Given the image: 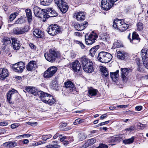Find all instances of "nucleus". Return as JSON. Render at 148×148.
Instances as JSON below:
<instances>
[{"label": "nucleus", "mask_w": 148, "mask_h": 148, "mask_svg": "<svg viewBox=\"0 0 148 148\" xmlns=\"http://www.w3.org/2000/svg\"><path fill=\"white\" fill-rule=\"evenodd\" d=\"M128 26V25L124 23L123 20L116 19L113 22V27L115 28H117L121 32L126 30Z\"/></svg>", "instance_id": "1"}, {"label": "nucleus", "mask_w": 148, "mask_h": 148, "mask_svg": "<svg viewBox=\"0 0 148 148\" xmlns=\"http://www.w3.org/2000/svg\"><path fill=\"white\" fill-rule=\"evenodd\" d=\"M112 58V55L109 53L101 51L99 53L97 59L100 62L107 63L110 61Z\"/></svg>", "instance_id": "2"}, {"label": "nucleus", "mask_w": 148, "mask_h": 148, "mask_svg": "<svg viewBox=\"0 0 148 148\" xmlns=\"http://www.w3.org/2000/svg\"><path fill=\"white\" fill-rule=\"evenodd\" d=\"M98 37V35L93 32L89 35L88 34H86L85 35V42L86 44L88 45H91L95 42Z\"/></svg>", "instance_id": "3"}, {"label": "nucleus", "mask_w": 148, "mask_h": 148, "mask_svg": "<svg viewBox=\"0 0 148 148\" xmlns=\"http://www.w3.org/2000/svg\"><path fill=\"white\" fill-rule=\"evenodd\" d=\"M118 0H102L101 7L103 10L107 11L113 6L114 3Z\"/></svg>", "instance_id": "4"}, {"label": "nucleus", "mask_w": 148, "mask_h": 148, "mask_svg": "<svg viewBox=\"0 0 148 148\" xmlns=\"http://www.w3.org/2000/svg\"><path fill=\"white\" fill-rule=\"evenodd\" d=\"M18 94V91L15 89H13L9 91L7 95L8 102L10 104L14 103L13 100L15 99Z\"/></svg>", "instance_id": "5"}, {"label": "nucleus", "mask_w": 148, "mask_h": 148, "mask_svg": "<svg viewBox=\"0 0 148 148\" xmlns=\"http://www.w3.org/2000/svg\"><path fill=\"white\" fill-rule=\"evenodd\" d=\"M58 68L55 66L50 67L44 72V78L47 79L51 77L55 74Z\"/></svg>", "instance_id": "6"}, {"label": "nucleus", "mask_w": 148, "mask_h": 148, "mask_svg": "<svg viewBox=\"0 0 148 148\" xmlns=\"http://www.w3.org/2000/svg\"><path fill=\"white\" fill-rule=\"evenodd\" d=\"M44 56L47 61L53 62L55 61L57 56V54L56 51L50 49L48 53H45Z\"/></svg>", "instance_id": "7"}, {"label": "nucleus", "mask_w": 148, "mask_h": 148, "mask_svg": "<svg viewBox=\"0 0 148 148\" xmlns=\"http://www.w3.org/2000/svg\"><path fill=\"white\" fill-rule=\"evenodd\" d=\"M25 66L24 62H19L14 64L12 66V69L15 72L21 73L23 71Z\"/></svg>", "instance_id": "8"}, {"label": "nucleus", "mask_w": 148, "mask_h": 148, "mask_svg": "<svg viewBox=\"0 0 148 148\" xmlns=\"http://www.w3.org/2000/svg\"><path fill=\"white\" fill-rule=\"evenodd\" d=\"M33 11L36 16L42 18L43 17L45 18V10L41 9L40 8L36 6L33 9Z\"/></svg>", "instance_id": "9"}, {"label": "nucleus", "mask_w": 148, "mask_h": 148, "mask_svg": "<svg viewBox=\"0 0 148 148\" xmlns=\"http://www.w3.org/2000/svg\"><path fill=\"white\" fill-rule=\"evenodd\" d=\"M47 31L49 34L53 36L58 33L59 28L57 25H51L49 27Z\"/></svg>", "instance_id": "10"}, {"label": "nucleus", "mask_w": 148, "mask_h": 148, "mask_svg": "<svg viewBox=\"0 0 148 148\" xmlns=\"http://www.w3.org/2000/svg\"><path fill=\"white\" fill-rule=\"evenodd\" d=\"M37 97H38L44 102L48 103V101L51 95L47 93L41 91L38 92Z\"/></svg>", "instance_id": "11"}, {"label": "nucleus", "mask_w": 148, "mask_h": 148, "mask_svg": "<svg viewBox=\"0 0 148 148\" xmlns=\"http://www.w3.org/2000/svg\"><path fill=\"white\" fill-rule=\"evenodd\" d=\"M45 18H48L50 17L57 16L58 15L57 13L52 8H48L45 10Z\"/></svg>", "instance_id": "12"}, {"label": "nucleus", "mask_w": 148, "mask_h": 148, "mask_svg": "<svg viewBox=\"0 0 148 148\" xmlns=\"http://www.w3.org/2000/svg\"><path fill=\"white\" fill-rule=\"evenodd\" d=\"M65 86L66 88L68 93L74 94L75 92V88L74 84L71 81H68L65 83Z\"/></svg>", "instance_id": "13"}, {"label": "nucleus", "mask_w": 148, "mask_h": 148, "mask_svg": "<svg viewBox=\"0 0 148 148\" xmlns=\"http://www.w3.org/2000/svg\"><path fill=\"white\" fill-rule=\"evenodd\" d=\"M70 66L72 70L75 73L79 72L82 69L81 65L77 60H76L71 63Z\"/></svg>", "instance_id": "14"}, {"label": "nucleus", "mask_w": 148, "mask_h": 148, "mask_svg": "<svg viewBox=\"0 0 148 148\" xmlns=\"http://www.w3.org/2000/svg\"><path fill=\"white\" fill-rule=\"evenodd\" d=\"M28 30V27L25 26L23 27H16L13 29L14 33L16 35H20L25 33L27 32Z\"/></svg>", "instance_id": "15"}, {"label": "nucleus", "mask_w": 148, "mask_h": 148, "mask_svg": "<svg viewBox=\"0 0 148 148\" xmlns=\"http://www.w3.org/2000/svg\"><path fill=\"white\" fill-rule=\"evenodd\" d=\"M121 71L122 78L124 81L126 82L127 80V75L130 72V70L126 68H121Z\"/></svg>", "instance_id": "16"}, {"label": "nucleus", "mask_w": 148, "mask_h": 148, "mask_svg": "<svg viewBox=\"0 0 148 148\" xmlns=\"http://www.w3.org/2000/svg\"><path fill=\"white\" fill-rule=\"evenodd\" d=\"M12 40V47L14 50H18L21 47V44L20 42L17 39L14 38H11Z\"/></svg>", "instance_id": "17"}, {"label": "nucleus", "mask_w": 148, "mask_h": 148, "mask_svg": "<svg viewBox=\"0 0 148 148\" xmlns=\"http://www.w3.org/2000/svg\"><path fill=\"white\" fill-rule=\"evenodd\" d=\"M74 16L78 21H83L85 19V14L83 12H79L75 13Z\"/></svg>", "instance_id": "18"}, {"label": "nucleus", "mask_w": 148, "mask_h": 148, "mask_svg": "<svg viewBox=\"0 0 148 148\" xmlns=\"http://www.w3.org/2000/svg\"><path fill=\"white\" fill-rule=\"evenodd\" d=\"M83 69L87 73H91L94 71L93 64L91 61L88 64V65L85 66L83 68Z\"/></svg>", "instance_id": "19"}, {"label": "nucleus", "mask_w": 148, "mask_h": 148, "mask_svg": "<svg viewBox=\"0 0 148 148\" xmlns=\"http://www.w3.org/2000/svg\"><path fill=\"white\" fill-rule=\"evenodd\" d=\"M25 90L29 93L33 95L34 96L37 97L38 92L39 91L33 87L28 86L27 87Z\"/></svg>", "instance_id": "20"}, {"label": "nucleus", "mask_w": 148, "mask_h": 148, "mask_svg": "<svg viewBox=\"0 0 148 148\" xmlns=\"http://www.w3.org/2000/svg\"><path fill=\"white\" fill-rule=\"evenodd\" d=\"M8 75V71L5 69H0V79L2 80L4 79Z\"/></svg>", "instance_id": "21"}, {"label": "nucleus", "mask_w": 148, "mask_h": 148, "mask_svg": "<svg viewBox=\"0 0 148 148\" xmlns=\"http://www.w3.org/2000/svg\"><path fill=\"white\" fill-rule=\"evenodd\" d=\"M3 145L6 148H12L17 145V144L15 141H8L4 143Z\"/></svg>", "instance_id": "22"}, {"label": "nucleus", "mask_w": 148, "mask_h": 148, "mask_svg": "<svg viewBox=\"0 0 148 148\" xmlns=\"http://www.w3.org/2000/svg\"><path fill=\"white\" fill-rule=\"evenodd\" d=\"M148 49H143L141 51V56L142 57L143 61H144L148 60Z\"/></svg>", "instance_id": "23"}, {"label": "nucleus", "mask_w": 148, "mask_h": 148, "mask_svg": "<svg viewBox=\"0 0 148 148\" xmlns=\"http://www.w3.org/2000/svg\"><path fill=\"white\" fill-rule=\"evenodd\" d=\"M36 67L35 62L34 61H31L27 65L26 68L27 70L32 71L35 70Z\"/></svg>", "instance_id": "24"}, {"label": "nucleus", "mask_w": 148, "mask_h": 148, "mask_svg": "<svg viewBox=\"0 0 148 148\" xmlns=\"http://www.w3.org/2000/svg\"><path fill=\"white\" fill-rule=\"evenodd\" d=\"M80 61L83 68L91 61L90 59L85 56L81 58L80 59Z\"/></svg>", "instance_id": "25"}, {"label": "nucleus", "mask_w": 148, "mask_h": 148, "mask_svg": "<svg viewBox=\"0 0 148 148\" xmlns=\"http://www.w3.org/2000/svg\"><path fill=\"white\" fill-rule=\"evenodd\" d=\"M127 54L123 51H118L117 54V57L119 59L124 60L127 58Z\"/></svg>", "instance_id": "26"}, {"label": "nucleus", "mask_w": 148, "mask_h": 148, "mask_svg": "<svg viewBox=\"0 0 148 148\" xmlns=\"http://www.w3.org/2000/svg\"><path fill=\"white\" fill-rule=\"evenodd\" d=\"M119 72V70H117L115 72L110 73V77L112 80L114 82H116L118 79Z\"/></svg>", "instance_id": "27"}, {"label": "nucleus", "mask_w": 148, "mask_h": 148, "mask_svg": "<svg viewBox=\"0 0 148 148\" xmlns=\"http://www.w3.org/2000/svg\"><path fill=\"white\" fill-rule=\"evenodd\" d=\"M26 16L27 18V21L29 23L32 20V15L31 10L30 9H27L25 10Z\"/></svg>", "instance_id": "28"}, {"label": "nucleus", "mask_w": 148, "mask_h": 148, "mask_svg": "<svg viewBox=\"0 0 148 148\" xmlns=\"http://www.w3.org/2000/svg\"><path fill=\"white\" fill-rule=\"evenodd\" d=\"M96 140L95 138L88 140L85 144V147H87L94 144L96 142Z\"/></svg>", "instance_id": "29"}, {"label": "nucleus", "mask_w": 148, "mask_h": 148, "mask_svg": "<svg viewBox=\"0 0 148 148\" xmlns=\"http://www.w3.org/2000/svg\"><path fill=\"white\" fill-rule=\"evenodd\" d=\"M99 47V45H96L92 47L90 50V53L91 56L93 57L95 56L96 52L98 50Z\"/></svg>", "instance_id": "30"}, {"label": "nucleus", "mask_w": 148, "mask_h": 148, "mask_svg": "<svg viewBox=\"0 0 148 148\" xmlns=\"http://www.w3.org/2000/svg\"><path fill=\"white\" fill-rule=\"evenodd\" d=\"M34 35L38 38L42 37L43 35V33L40 30L38 29H36L33 32Z\"/></svg>", "instance_id": "31"}, {"label": "nucleus", "mask_w": 148, "mask_h": 148, "mask_svg": "<svg viewBox=\"0 0 148 148\" xmlns=\"http://www.w3.org/2000/svg\"><path fill=\"white\" fill-rule=\"evenodd\" d=\"M60 11L63 13H66L67 11L69 6L67 4H63L62 5L59 7Z\"/></svg>", "instance_id": "32"}, {"label": "nucleus", "mask_w": 148, "mask_h": 148, "mask_svg": "<svg viewBox=\"0 0 148 148\" xmlns=\"http://www.w3.org/2000/svg\"><path fill=\"white\" fill-rule=\"evenodd\" d=\"M101 39L103 41H108L110 39V36L109 34H105L101 36Z\"/></svg>", "instance_id": "33"}, {"label": "nucleus", "mask_w": 148, "mask_h": 148, "mask_svg": "<svg viewBox=\"0 0 148 148\" xmlns=\"http://www.w3.org/2000/svg\"><path fill=\"white\" fill-rule=\"evenodd\" d=\"M97 90L96 89H90L88 91L89 96L91 97L93 96H96L97 95Z\"/></svg>", "instance_id": "34"}, {"label": "nucleus", "mask_w": 148, "mask_h": 148, "mask_svg": "<svg viewBox=\"0 0 148 148\" xmlns=\"http://www.w3.org/2000/svg\"><path fill=\"white\" fill-rule=\"evenodd\" d=\"M51 86V88L54 90H57L58 87L57 82L56 79L53 80L52 82Z\"/></svg>", "instance_id": "35"}, {"label": "nucleus", "mask_w": 148, "mask_h": 148, "mask_svg": "<svg viewBox=\"0 0 148 148\" xmlns=\"http://www.w3.org/2000/svg\"><path fill=\"white\" fill-rule=\"evenodd\" d=\"M134 139V137L132 136L131 138L123 140V143L125 144H131L133 142Z\"/></svg>", "instance_id": "36"}, {"label": "nucleus", "mask_w": 148, "mask_h": 148, "mask_svg": "<svg viewBox=\"0 0 148 148\" xmlns=\"http://www.w3.org/2000/svg\"><path fill=\"white\" fill-rule=\"evenodd\" d=\"M53 0H40L41 4L43 5H48Z\"/></svg>", "instance_id": "37"}, {"label": "nucleus", "mask_w": 148, "mask_h": 148, "mask_svg": "<svg viewBox=\"0 0 148 148\" xmlns=\"http://www.w3.org/2000/svg\"><path fill=\"white\" fill-rule=\"evenodd\" d=\"M123 135L122 134L116 135L114 136L115 142L119 143L123 139Z\"/></svg>", "instance_id": "38"}, {"label": "nucleus", "mask_w": 148, "mask_h": 148, "mask_svg": "<svg viewBox=\"0 0 148 148\" xmlns=\"http://www.w3.org/2000/svg\"><path fill=\"white\" fill-rule=\"evenodd\" d=\"M3 44L7 45L11 43V40L10 38L5 37L3 39Z\"/></svg>", "instance_id": "39"}, {"label": "nucleus", "mask_w": 148, "mask_h": 148, "mask_svg": "<svg viewBox=\"0 0 148 148\" xmlns=\"http://www.w3.org/2000/svg\"><path fill=\"white\" fill-rule=\"evenodd\" d=\"M122 46V44L121 42V41L116 40L115 41L113 45V47L114 48H118Z\"/></svg>", "instance_id": "40"}, {"label": "nucleus", "mask_w": 148, "mask_h": 148, "mask_svg": "<svg viewBox=\"0 0 148 148\" xmlns=\"http://www.w3.org/2000/svg\"><path fill=\"white\" fill-rule=\"evenodd\" d=\"M74 27L78 31H81L85 28V27L83 25L79 24H76L75 25Z\"/></svg>", "instance_id": "41"}, {"label": "nucleus", "mask_w": 148, "mask_h": 148, "mask_svg": "<svg viewBox=\"0 0 148 148\" xmlns=\"http://www.w3.org/2000/svg\"><path fill=\"white\" fill-rule=\"evenodd\" d=\"M87 136L85 134L83 133H80L79 134L78 138L80 141L83 140Z\"/></svg>", "instance_id": "42"}, {"label": "nucleus", "mask_w": 148, "mask_h": 148, "mask_svg": "<svg viewBox=\"0 0 148 148\" xmlns=\"http://www.w3.org/2000/svg\"><path fill=\"white\" fill-rule=\"evenodd\" d=\"M54 2L59 7L64 3L63 0H54Z\"/></svg>", "instance_id": "43"}, {"label": "nucleus", "mask_w": 148, "mask_h": 148, "mask_svg": "<svg viewBox=\"0 0 148 148\" xmlns=\"http://www.w3.org/2000/svg\"><path fill=\"white\" fill-rule=\"evenodd\" d=\"M18 15V13L16 12L10 14L9 18L10 21H13Z\"/></svg>", "instance_id": "44"}, {"label": "nucleus", "mask_w": 148, "mask_h": 148, "mask_svg": "<svg viewBox=\"0 0 148 148\" xmlns=\"http://www.w3.org/2000/svg\"><path fill=\"white\" fill-rule=\"evenodd\" d=\"M137 29L139 31H142L143 29V26L142 23L140 22H138L137 24Z\"/></svg>", "instance_id": "45"}, {"label": "nucleus", "mask_w": 148, "mask_h": 148, "mask_svg": "<svg viewBox=\"0 0 148 148\" xmlns=\"http://www.w3.org/2000/svg\"><path fill=\"white\" fill-rule=\"evenodd\" d=\"M140 59L139 58H137L136 60V62L137 64L138 67V70L139 71H141L142 70L141 68L142 65L140 63Z\"/></svg>", "instance_id": "46"}, {"label": "nucleus", "mask_w": 148, "mask_h": 148, "mask_svg": "<svg viewBox=\"0 0 148 148\" xmlns=\"http://www.w3.org/2000/svg\"><path fill=\"white\" fill-rule=\"evenodd\" d=\"M31 136V135L29 134H24L23 135L17 136L16 138L17 139H19L20 138H27Z\"/></svg>", "instance_id": "47"}, {"label": "nucleus", "mask_w": 148, "mask_h": 148, "mask_svg": "<svg viewBox=\"0 0 148 148\" xmlns=\"http://www.w3.org/2000/svg\"><path fill=\"white\" fill-rule=\"evenodd\" d=\"M46 147L47 148H57L60 147V146L57 144L48 145Z\"/></svg>", "instance_id": "48"}, {"label": "nucleus", "mask_w": 148, "mask_h": 148, "mask_svg": "<svg viewBox=\"0 0 148 148\" xmlns=\"http://www.w3.org/2000/svg\"><path fill=\"white\" fill-rule=\"evenodd\" d=\"M55 102V100L54 99L53 96L51 95L50 96V98L49 100L48 101V103L49 104H53Z\"/></svg>", "instance_id": "49"}, {"label": "nucleus", "mask_w": 148, "mask_h": 148, "mask_svg": "<svg viewBox=\"0 0 148 148\" xmlns=\"http://www.w3.org/2000/svg\"><path fill=\"white\" fill-rule=\"evenodd\" d=\"M52 137V135L51 134L43 135L42 136V138L43 140L46 141L47 140L51 138Z\"/></svg>", "instance_id": "50"}, {"label": "nucleus", "mask_w": 148, "mask_h": 148, "mask_svg": "<svg viewBox=\"0 0 148 148\" xmlns=\"http://www.w3.org/2000/svg\"><path fill=\"white\" fill-rule=\"evenodd\" d=\"M115 138L114 136L110 137L108 138V142L109 143H115Z\"/></svg>", "instance_id": "51"}, {"label": "nucleus", "mask_w": 148, "mask_h": 148, "mask_svg": "<svg viewBox=\"0 0 148 148\" xmlns=\"http://www.w3.org/2000/svg\"><path fill=\"white\" fill-rule=\"evenodd\" d=\"M140 38H137L136 39H133L132 38V40L131 39H130V42L134 44H136L138 43L140 40Z\"/></svg>", "instance_id": "52"}, {"label": "nucleus", "mask_w": 148, "mask_h": 148, "mask_svg": "<svg viewBox=\"0 0 148 148\" xmlns=\"http://www.w3.org/2000/svg\"><path fill=\"white\" fill-rule=\"evenodd\" d=\"M103 75L106 77H107L108 75V72L107 69L105 67H103L101 70Z\"/></svg>", "instance_id": "53"}, {"label": "nucleus", "mask_w": 148, "mask_h": 148, "mask_svg": "<svg viewBox=\"0 0 148 148\" xmlns=\"http://www.w3.org/2000/svg\"><path fill=\"white\" fill-rule=\"evenodd\" d=\"M75 42L76 44H78L82 49L84 48L85 46L81 41L76 40Z\"/></svg>", "instance_id": "54"}, {"label": "nucleus", "mask_w": 148, "mask_h": 148, "mask_svg": "<svg viewBox=\"0 0 148 148\" xmlns=\"http://www.w3.org/2000/svg\"><path fill=\"white\" fill-rule=\"evenodd\" d=\"M83 121V120L80 119H77L75 120L73 123L74 125H77L81 123Z\"/></svg>", "instance_id": "55"}, {"label": "nucleus", "mask_w": 148, "mask_h": 148, "mask_svg": "<svg viewBox=\"0 0 148 148\" xmlns=\"http://www.w3.org/2000/svg\"><path fill=\"white\" fill-rule=\"evenodd\" d=\"M18 144H20V143H22L23 144H28L29 142V141L28 139H25L23 140H20L18 142Z\"/></svg>", "instance_id": "56"}, {"label": "nucleus", "mask_w": 148, "mask_h": 148, "mask_svg": "<svg viewBox=\"0 0 148 148\" xmlns=\"http://www.w3.org/2000/svg\"><path fill=\"white\" fill-rule=\"evenodd\" d=\"M132 38L133 39H136L137 38H140L139 37V35L138 34L135 32H134L133 33L132 37Z\"/></svg>", "instance_id": "57"}, {"label": "nucleus", "mask_w": 148, "mask_h": 148, "mask_svg": "<svg viewBox=\"0 0 148 148\" xmlns=\"http://www.w3.org/2000/svg\"><path fill=\"white\" fill-rule=\"evenodd\" d=\"M23 20L21 18H18L14 23L15 24H21L23 23Z\"/></svg>", "instance_id": "58"}, {"label": "nucleus", "mask_w": 148, "mask_h": 148, "mask_svg": "<svg viewBox=\"0 0 148 148\" xmlns=\"http://www.w3.org/2000/svg\"><path fill=\"white\" fill-rule=\"evenodd\" d=\"M69 137L65 136H63L60 139V141L61 142H64L65 140H68L69 139Z\"/></svg>", "instance_id": "59"}, {"label": "nucleus", "mask_w": 148, "mask_h": 148, "mask_svg": "<svg viewBox=\"0 0 148 148\" xmlns=\"http://www.w3.org/2000/svg\"><path fill=\"white\" fill-rule=\"evenodd\" d=\"M108 147L106 145L104 144H101L99 146L97 147L96 148H108Z\"/></svg>", "instance_id": "60"}, {"label": "nucleus", "mask_w": 148, "mask_h": 148, "mask_svg": "<svg viewBox=\"0 0 148 148\" xmlns=\"http://www.w3.org/2000/svg\"><path fill=\"white\" fill-rule=\"evenodd\" d=\"M143 64L144 66H145L147 69H148V60L145 61H143Z\"/></svg>", "instance_id": "61"}, {"label": "nucleus", "mask_w": 148, "mask_h": 148, "mask_svg": "<svg viewBox=\"0 0 148 148\" xmlns=\"http://www.w3.org/2000/svg\"><path fill=\"white\" fill-rule=\"evenodd\" d=\"M18 124L16 123H14L12 124L11 125V127L12 129H14L16 127H18Z\"/></svg>", "instance_id": "62"}, {"label": "nucleus", "mask_w": 148, "mask_h": 148, "mask_svg": "<svg viewBox=\"0 0 148 148\" xmlns=\"http://www.w3.org/2000/svg\"><path fill=\"white\" fill-rule=\"evenodd\" d=\"M67 125V123H62L60 124V128L64 127Z\"/></svg>", "instance_id": "63"}, {"label": "nucleus", "mask_w": 148, "mask_h": 148, "mask_svg": "<svg viewBox=\"0 0 148 148\" xmlns=\"http://www.w3.org/2000/svg\"><path fill=\"white\" fill-rule=\"evenodd\" d=\"M128 105H118L116 106V107L119 108H127Z\"/></svg>", "instance_id": "64"}]
</instances>
